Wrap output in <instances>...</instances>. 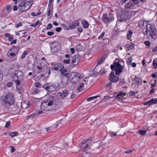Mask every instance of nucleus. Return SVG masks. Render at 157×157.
<instances>
[{
	"label": "nucleus",
	"instance_id": "nucleus-10",
	"mask_svg": "<svg viewBox=\"0 0 157 157\" xmlns=\"http://www.w3.org/2000/svg\"><path fill=\"white\" fill-rule=\"evenodd\" d=\"M80 57L78 55H75L72 57V60L70 63V66L72 67H74L75 66L77 65L78 62L80 59Z\"/></svg>",
	"mask_w": 157,
	"mask_h": 157
},
{
	"label": "nucleus",
	"instance_id": "nucleus-48",
	"mask_svg": "<svg viewBox=\"0 0 157 157\" xmlns=\"http://www.w3.org/2000/svg\"><path fill=\"white\" fill-rule=\"evenodd\" d=\"M152 77L153 78H157V72H155L154 73L151 75Z\"/></svg>",
	"mask_w": 157,
	"mask_h": 157
},
{
	"label": "nucleus",
	"instance_id": "nucleus-13",
	"mask_svg": "<svg viewBox=\"0 0 157 157\" xmlns=\"http://www.w3.org/2000/svg\"><path fill=\"white\" fill-rule=\"evenodd\" d=\"M109 79L111 82L116 83L119 81V78L117 76L115 75L114 72L112 71L109 75Z\"/></svg>",
	"mask_w": 157,
	"mask_h": 157
},
{
	"label": "nucleus",
	"instance_id": "nucleus-58",
	"mask_svg": "<svg viewBox=\"0 0 157 157\" xmlns=\"http://www.w3.org/2000/svg\"><path fill=\"white\" fill-rule=\"evenodd\" d=\"M13 85V82H8L7 84V86L8 87H11Z\"/></svg>",
	"mask_w": 157,
	"mask_h": 157
},
{
	"label": "nucleus",
	"instance_id": "nucleus-63",
	"mask_svg": "<svg viewBox=\"0 0 157 157\" xmlns=\"http://www.w3.org/2000/svg\"><path fill=\"white\" fill-rule=\"evenodd\" d=\"M40 91V90L38 89H36L33 92V93L34 94H36L38 93Z\"/></svg>",
	"mask_w": 157,
	"mask_h": 157
},
{
	"label": "nucleus",
	"instance_id": "nucleus-46",
	"mask_svg": "<svg viewBox=\"0 0 157 157\" xmlns=\"http://www.w3.org/2000/svg\"><path fill=\"white\" fill-rule=\"evenodd\" d=\"M37 68L39 70V71H41V72L43 71L44 70V68L43 67H41V66H38L37 67Z\"/></svg>",
	"mask_w": 157,
	"mask_h": 157
},
{
	"label": "nucleus",
	"instance_id": "nucleus-4",
	"mask_svg": "<svg viewBox=\"0 0 157 157\" xmlns=\"http://www.w3.org/2000/svg\"><path fill=\"white\" fill-rule=\"evenodd\" d=\"M16 85H19L21 84V80L23 79L24 74L21 70H17L15 71L14 73L11 76Z\"/></svg>",
	"mask_w": 157,
	"mask_h": 157
},
{
	"label": "nucleus",
	"instance_id": "nucleus-39",
	"mask_svg": "<svg viewBox=\"0 0 157 157\" xmlns=\"http://www.w3.org/2000/svg\"><path fill=\"white\" fill-rule=\"evenodd\" d=\"M153 65L155 68H157V58L154 60L153 62Z\"/></svg>",
	"mask_w": 157,
	"mask_h": 157
},
{
	"label": "nucleus",
	"instance_id": "nucleus-43",
	"mask_svg": "<svg viewBox=\"0 0 157 157\" xmlns=\"http://www.w3.org/2000/svg\"><path fill=\"white\" fill-rule=\"evenodd\" d=\"M41 14V12L40 11H39V12L37 13H35L34 12H32L31 13V15L33 17L36 16L38 15H39Z\"/></svg>",
	"mask_w": 157,
	"mask_h": 157
},
{
	"label": "nucleus",
	"instance_id": "nucleus-1",
	"mask_svg": "<svg viewBox=\"0 0 157 157\" xmlns=\"http://www.w3.org/2000/svg\"><path fill=\"white\" fill-rule=\"evenodd\" d=\"M55 97L53 96H49L46 101L41 103L40 107L41 109L44 111L52 110V106L54 105Z\"/></svg>",
	"mask_w": 157,
	"mask_h": 157
},
{
	"label": "nucleus",
	"instance_id": "nucleus-47",
	"mask_svg": "<svg viewBox=\"0 0 157 157\" xmlns=\"http://www.w3.org/2000/svg\"><path fill=\"white\" fill-rule=\"evenodd\" d=\"M70 62V59H64L63 60V63L65 64H69Z\"/></svg>",
	"mask_w": 157,
	"mask_h": 157
},
{
	"label": "nucleus",
	"instance_id": "nucleus-44",
	"mask_svg": "<svg viewBox=\"0 0 157 157\" xmlns=\"http://www.w3.org/2000/svg\"><path fill=\"white\" fill-rule=\"evenodd\" d=\"M68 146L67 144H63L62 146H61L60 148L62 149L67 148Z\"/></svg>",
	"mask_w": 157,
	"mask_h": 157
},
{
	"label": "nucleus",
	"instance_id": "nucleus-28",
	"mask_svg": "<svg viewBox=\"0 0 157 157\" xmlns=\"http://www.w3.org/2000/svg\"><path fill=\"white\" fill-rule=\"evenodd\" d=\"M126 95V93H122L121 92L118 93V95L117 96V99L120 100L121 99V98L120 97V96L121 97V98L123 97L124 96H125Z\"/></svg>",
	"mask_w": 157,
	"mask_h": 157
},
{
	"label": "nucleus",
	"instance_id": "nucleus-21",
	"mask_svg": "<svg viewBox=\"0 0 157 157\" xmlns=\"http://www.w3.org/2000/svg\"><path fill=\"white\" fill-rule=\"evenodd\" d=\"M135 46V44L133 43H130V44H126L125 46L126 48L128 50L133 49Z\"/></svg>",
	"mask_w": 157,
	"mask_h": 157
},
{
	"label": "nucleus",
	"instance_id": "nucleus-9",
	"mask_svg": "<svg viewBox=\"0 0 157 157\" xmlns=\"http://www.w3.org/2000/svg\"><path fill=\"white\" fill-rule=\"evenodd\" d=\"M81 75L78 73L76 72H72L69 74V79L71 80L73 83H76L80 80Z\"/></svg>",
	"mask_w": 157,
	"mask_h": 157
},
{
	"label": "nucleus",
	"instance_id": "nucleus-18",
	"mask_svg": "<svg viewBox=\"0 0 157 157\" xmlns=\"http://www.w3.org/2000/svg\"><path fill=\"white\" fill-rule=\"evenodd\" d=\"M157 103V98L155 99L151 98L149 101H148V105H151Z\"/></svg>",
	"mask_w": 157,
	"mask_h": 157
},
{
	"label": "nucleus",
	"instance_id": "nucleus-57",
	"mask_svg": "<svg viewBox=\"0 0 157 157\" xmlns=\"http://www.w3.org/2000/svg\"><path fill=\"white\" fill-rule=\"evenodd\" d=\"M34 86L36 87L39 88L41 86V84L39 82H36L35 83Z\"/></svg>",
	"mask_w": 157,
	"mask_h": 157
},
{
	"label": "nucleus",
	"instance_id": "nucleus-12",
	"mask_svg": "<svg viewBox=\"0 0 157 157\" xmlns=\"http://www.w3.org/2000/svg\"><path fill=\"white\" fill-rule=\"evenodd\" d=\"M43 88L49 91H54L56 89L55 85L53 83H49L43 86Z\"/></svg>",
	"mask_w": 157,
	"mask_h": 157
},
{
	"label": "nucleus",
	"instance_id": "nucleus-17",
	"mask_svg": "<svg viewBox=\"0 0 157 157\" xmlns=\"http://www.w3.org/2000/svg\"><path fill=\"white\" fill-rule=\"evenodd\" d=\"M59 93L60 94L61 97L62 98L64 99L67 96L68 93L67 90H64L62 91V93L60 92Z\"/></svg>",
	"mask_w": 157,
	"mask_h": 157
},
{
	"label": "nucleus",
	"instance_id": "nucleus-56",
	"mask_svg": "<svg viewBox=\"0 0 157 157\" xmlns=\"http://www.w3.org/2000/svg\"><path fill=\"white\" fill-rule=\"evenodd\" d=\"M47 35L49 36H51L54 34V32L52 31H49L47 32Z\"/></svg>",
	"mask_w": 157,
	"mask_h": 157
},
{
	"label": "nucleus",
	"instance_id": "nucleus-41",
	"mask_svg": "<svg viewBox=\"0 0 157 157\" xmlns=\"http://www.w3.org/2000/svg\"><path fill=\"white\" fill-rule=\"evenodd\" d=\"M61 25L63 28L65 30H69L70 29L69 26L68 27L65 24H62Z\"/></svg>",
	"mask_w": 157,
	"mask_h": 157
},
{
	"label": "nucleus",
	"instance_id": "nucleus-20",
	"mask_svg": "<svg viewBox=\"0 0 157 157\" xmlns=\"http://www.w3.org/2000/svg\"><path fill=\"white\" fill-rule=\"evenodd\" d=\"M61 83L63 85H67L68 82V80L69 79L68 78L61 76Z\"/></svg>",
	"mask_w": 157,
	"mask_h": 157
},
{
	"label": "nucleus",
	"instance_id": "nucleus-7",
	"mask_svg": "<svg viewBox=\"0 0 157 157\" xmlns=\"http://www.w3.org/2000/svg\"><path fill=\"white\" fill-rule=\"evenodd\" d=\"M148 26H149V29H148V32H149V36L151 38L155 40V37L157 35V31L155 25L153 24H148Z\"/></svg>",
	"mask_w": 157,
	"mask_h": 157
},
{
	"label": "nucleus",
	"instance_id": "nucleus-64",
	"mask_svg": "<svg viewBox=\"0 0 157 157\" xmlns=\"http://www.w3.org/2000/svg\"><path fill=\"white\" fill-rule=\"evenodd\" d=\"M75 96V94L74 93H72L71 95L70 98L71 99L74 98Z\"/></svg>",
	"mask_w": 157,
	"mask_h": 157
},
{
	"label": "nucleus",
	"instance_id": "nucleus-35",
	"mask_svg": "<svg viewBox=\"0 0 157 157\" xmlns=\"http://www.w3.org/2000/svg\"><path fill=\"white\" fill-rule=\"evenodd\" d=\"M29 53V51H24L23 53L22 56L21 57V59H24L25 57V56L28 54Z\"/></svg>",
	"mask_w": 157,
	"mask_h": 157
},
{
	"label": "nucleus",
	"instance_id": "nucleus-31",
	"mask_svg": "<svg viewBox=\"0 0 157 157\" xmlns=\"http://www.w3.org/2000/svg\"><path fill=\"white\" fill-rule=\"evenodd\" d=\"M75 48V50L77 51H80L82 49V47L79 44L76 46Z\"/></svg>",
	"mask_w": 157,
	"mask_h": 157
},
{
	"label": "nucleus",
	"instance_id": "nucleus-30",
	"mask_svg": "<svg viewBox=\"0 0 157 157\" xmlns=\"http://www.w3.org/2000/svg\"><path fill=\"white\" fill-rule=\"evenodd\" d=\"M55 102L54 105H55V108L57 109L59 108L60 106V103L58 101H54V102Z\"/></svg>",
	"mask_w": 157,
	"mask_h": 157
},
{
	"label": "nucleus",
	"instance_id": "nucleus-23",
	"mask_svg": "<svg viewBox=\"0 0 157 157\" xmlns=\"http://www.w3.org/2000/svg\"><path fill=\"white\" fill-rule=\"evenodd\" d=\"M134 5L132 3L129 2L127 3L124 6V8L125 9H131Z\"/></svg>",
	"mask_w": 157,
	"mask_h": 157
},
{
	"label": "nucleus",
	"instance_id": "nucleus-50",
	"mask_svg": "<svg viewBox=\"0 0 157 157\" xmlns=\"http://www.w3.org/2000/svg\"><path fill=\"white\" fill-rule=\"evenodd\" d=\"M12 10V8L10 6H6V10L7 11L9 12Z\"/></svg>",
	"mask_w": 157,
	"mask_h": 157
},
{
	"label": "nucleus",
	"instance_id": "nucleus-29",
	"mask_svg": "<svg viewBox=\"0 0 157 157\" xmlns=\"http://www.w3.org/2000/svg\"><path fill=\"white\" fill-rule=\"evenodd\" d=\"M66 70H65L64 71L61 72V73L62 75V76H64V77L68 78H69V74H68L67 73H66Z\"/></svg>",
	"mask_w": 157,
	"mask_h": 157
},
{
	"label": "nucleus",
	"instance_id": "nucleus-62",
	"mask_svg": "<svg viewBox=\"0 0 157 157\" xmlns=\"http://www.w3.org/2000/svg\"><path fill=\"white\" fill-rule=\"evenodd\" d=\"M62 29L60 27H57L56 29V31L57 32H59Z\"/></svg>",
	"mask_w": 157,
	"mask_h": 157
},
{
	"label": "nucleus",
	"instance_id": "nucleus-54",
	"mask_svg": "<svg viewBox=\"0 0 157 157\" xmlns=\"http://www.w3.org/2000/svg\"><path fill=\"white\" fill-rule=\"evenodd\" d=\"M132 2L134 4H136V5H137L139 3V2L138 0H131Z\"/></svg>",
	"mask_w": 157,
	"mask_h": 157
},
{
	"label": "nucleus",
	"instance_id": "nucleus-40",
	"mask_svg": "<svg viewBox=\"0 0 157 157\" xmlns=\"http://www.w3.org/2000/svg\"><path fill=\"white\" fill-rule=\"evenodd\" d=\"M17 133L18 132H12L10 133L9 134V135L12 137H13L16 136L17 135Z\"/></svg>",
	"mask_w": 157,
	"mask_h": 157
},
{
	"label": "nucleus",
	"instance_id": "nucleus-32",
	"mask_svg": "<svg viewBox=\"0 0 157 157\" xmlns=\"http://www.w3.org/2000/svg\"><path fill=\"white\" fill-rule=\"evenodd\" d=\"M138 133L141 135L143 136L146 133V130H140L138 131Z\"/></svg>",
	"mask_w": 157,
	"mask_h": 157
},
{
	"label": "nucleus",
	"instance_id": "nucleus-27",
	"mask_svg": "<svg viewBox=\"0 0 157 157\" xmlns=\"http://www.w3.org/2000/svg\"><path fill=\"white\" fill-rule=\"evenodd\" d=\"M2 76L3 75H4L5 76H7L10 73V71L9 70L7 69H5L2 72Z\"/></svg>",
	"mask_w": 157,
	"mask_h": 157
},
{
	"label": "nucleus",
	"instance_id": "nucleus-19",
	"mask_svg": "<svg viewBox=\"0 0 157 157\" xmlns=\"http://www.w3.org/2000/svg\"><path fill=\"white\" fill-rule=\"evenodd\" d=\"M109 18L107 14H104L102 16V19L103 22L105 23H107L109 22Z\"/></svg>",
	"mask_w": 157,
	"mask_h": 157
},
{
	"label": "nucleus",
	"instance_id": "nucleus-6",
	"mask_svg": "<svg viewBox=\"0 0 157 157\" xmlns=\"http://www.w3.org/2000/svg\"><path fill=\"white\" fill-rule=\"evenodd\" d=\"M91 142V140L89 139L86 141H82L79 144V147L82 149V155L84 154V153H86V154L87 153V151L90 147Z\"/></svg>",
	"mask_w": 157,
	"mask_h": 157
},
{
	"label": "nucleus",
	"instance_id": "nucleus-61",
	"mask_svg": "<svg viewBox=\"0 0 157 157\" xmlns=\"http://www.w3.org/2000/svg\"><path fill=\"white\" fill-rule=\"evenodd\" d=\"M77 30L80 33L82 32L83 31L82 28V27H80V26L78 27L77 28Z\"/></svg>",
	"mask_w": 157,
	"mask_h": 157
},
{
	"label": "nucleus",
	"instance_id": "nucleus-45",
	"mask_svg": "<svg viewBox=\"0 0 157 157\" xmlns=\"http://www.w3.org/2000/svg\"><path fill=\"white\" fill-rule=\"evenodd\" d=\"M105 34V32H103L100 35V36L98 37V39L100 40L102 38L103 36H104Z\"/></svg>",
	"mask_w": 157,
	"mask_h": 157
},
{
	"label": "nucleus",
	"instance_id": "nucleus-24",
	"mask_svg": "<svg viewBox=\"0 0 157 157\" xmlns=\"http://www.w3.org/2000/svg\"><path fill=\"white\" fill-rule=\"evenodd\" d=\"M36 116V114H33L31 115L26 117V120L31 121L33 118H34Z\"/></svg>",
	"mask_w": 157,
	"mask_h": 157
},
{
	"label": "nucleus",
	"instance_id": "nucleus-22",
	"mask_svg": "<svg viewBox=\"0 0 157 157\" xmlns=\"http://www.w3.org/2000/svg\"><path fill=\"white\" fill-rule=\"evenodd\" d=\"M107 57V54H105L98 61L97 63V65H99L103 62Z\"/></svg>",
	"mask_w": 157,
	"mask_h": 157
},
{
	"label": "nucleus",
	"instance_id": "nucleus-15",
	"mask_svg": "<svg viewBox=\"0 0 157 157\" xmlns=\"http://www.w3.org/2000/svg\"><path fill=\"white\" fill-rule=\"evenodd\" d=\"M63 68V65L62 64L57 63L53 66L52 67V69L54 70L55 71L59 70L61 71Z\"/></svg>",
	"mask_w": 157,
	"mask_h": 157
},
{
	"label": "nucleus",
	"instance_id": "nucleus-51",
	"mask_svg": "<svg viewBox=\"0 0 157 157\" xmlns=\"http://www.w3.org/2000/svg\"><path fill=\"white\" fill-rule=\"evenodd\" d=\"M16 53L13 52L10 53V54L8 55V56L10 57H13L15 56L16 55Z\"/></svg>",
	"mask_w": 157,
	"mask_h": 157
},
{
	"label": "nucleus",
	"instance_id": "nucleus-11",
	"mask_svg": "<svg viewBox=\"0 0 157 157\" xmlns=\"http://www.w3.org/2000/svg\"><path fill=\"white\" fill-rule=\"evenodd\" d=\"M50 44L51 45V50L52 52H56L59 50V44L58 42H52Z\"/></svg>",
	"mask_w": 157,
	"mask_h": 157
},
{
	"label": "nucleus",
	"instance_id": "nucleus-52",
	"mask_svg": "<svg viewBox=\"0 0 157 157\" xmlns=\"http://www.w3.org/2000/svg\"><path fill=\"white\" fill-rule=\"evenodd\" d=\"M52 28V25L51 24L49 23L48 25V26H47V27L46 28V29L47 30L49 29Z\"/></svg>",
	"mask_w": 157,
	"mask_h": 157
},
{
	"label": "nucleus",
	"instance_id": "nucleus-42",
	"mask_svg": "<svg viewBox=\"0 0 157 157\" xmlns=\"http://www.w3.org/2000/svg\"><path fill=\"white\" fill-rule=\"evenodd\" d=\"M134 80L136 82L138 83H140L141 81V79L139 77H137L136 76H135V78L134 79Z\"/></svg>",
	"mask_w": 157,
	"mask_h": 157
},
{
	"label": "nucleus",
	"instance_id": "nucleus-2",
	"mask_svg": "<svg viewBox=\"0 0 157 157\" xmlns=\"http://www.w3.org/2000/svg\"><path fill=\"white\" fill-rule=\"evenodd\" d=\"M15 102V99L13 94L12 93H8L5 97V98L2 101V105L6 108H9L11 105Z\"/></svg>",
	"mask_w": 157,
	"mask_h": 157
},
{
	"label": "nucleus",
	"instance_id": "nucleus-36",
	"mask_svg": "<svg viewBox=\"0 0 157 157\" xmlns=\"http://www.w3.org/2000/svg\"><path fill=\"white\" fill-rule=\"evenodd\" d=\"M103 147L99 145L96 149L97 151L98 152H101L103 150Z\"/></svg>",
	"mask_w": 157,
	"mask_h": 157
},
{
	"label": "nucleus",
	"instance_id": "nucleus-26",
	"mask_svg": "<svg viewBox=\"0 0 157 157\" xmlns=\"http://www.w3.org/2000/svg\"><path fill=\"white\" fill-rule=\"evenodd\" d=\"M82 23L84 28H87L89 26L88 22L85 20H83L82 21Z\"/></svg>",
	"mask_w": 157,
	"mask_h": 157
},
{
	"label": "nucleus",
	"instance_id": "nucleus-25",
	"mask_svg": "<svg viewBox=\"0 0 157 157\" xmlns=\"http://www.w3.org/2000/svg\"><path fill=\"white\" fill-rule=\"evenodd\" d=\"M19 50V47L18 46L13 48L11 49V50L13 52L16 53V54H17Z\"/></svg>",
	"mask_w": 157,
	"mask_h": 157
},
{
	"label": "nucleus",
	"instance_id": "nucleus-3",
	"mask_svg": "<svg viewBox=\"0 0 157 157\" xmlns=\"http://www.w3.org/2000/svg\"><path fill=\"white\" fill-rule=\"evenodd\" d=\"M120 61L116 59L113 62V64L110 66V68L112 71H115V74L117 75H121L124 68V67L120 64Z\"/></svg>",
	"mask_w": 157,
	"mask_h": 157
},
{
	"label": "nucleus",
	"instance_id": "nucleus-34",
	"mask_svg": "<svg viewBox=\"0 0 157 157\" xmlns=\"http://www.w3.org/2000/svg\"><path fill=\"white\" fill-rule=\"evenodd\" d=\"M112 82H111L109 83L105 86L106 90H108L112 88Z\"/></svg>",
	"mask_w": 157,
	"mask_h": 157
},
{
	"label": "nucleus",
	"instance_id": "nucleus-38",
	"mask_svg": "<svg viewBox=\"0 0 157 157\" xmlns=\"http://www.w3.org/2000/svg\"><path fill=\"white\" fill-rule=\"evenodd\" d=\"M100 96L98 95V96H94V97H90L88 98L87 99V101H90L91 100H94L95 98H96L97 97H100Z\"/></svg>",
	"mask_w": 157,
	"mask_h": 157
},
{
	"label": "nucleus",
	"instance_id": "nucleus-37",
	"mask_svg": "<svg viewBox=\"0 0 157 157\" xmlns=\"http://www.w3.org/2000/svg\"><path fill=\"white\" fill-rule=\"evenodd\" d=\"M108 18H109V22L113 20L114 18V14H111V13H110L109 16L108 17Z\"/></svg>",
	"mask_w": 157,
	"mask_h": 157
},
{
	"label": "nucleus",
	"instance_id": "nucleus-8",
	"mask_svg": "<svg viewBox=\"0 0 157 157\" xmlns=\"http://www.w3.org/2000/svg\"><path fill=\"white\" fill-rule=\"evenodd\" d=\"M128 13L125 11H122L117 14L118 19L119 21H122L130 18V15H128Z\"/></svg>",
	"mask_w": 157,
	"mask_h": 157
},
{
	"label": "nucleus",
	"instance_id": "nucleus-53",
	"mask_svg": "<svg viewBox=\"0 0 157 157\" xmlns=\"http://www.w3.org/2000/svg\"><path fill=\"white\" fill-rule=\"evenodd\" d=\"M96 67H95L94 68V72H93V71H91L90 72L91 73V74H94V75H95V74H96V73L97 72V71L96 70Z\"/></svg>",
	"mask_w": 157,
	"mask_h": 157
},
{
	"label": "nucleus",
	"instance_id": "nucleus-55",
	"mask_svg": "<svg viewBox=\"0 0 157 157\" xmlns=\"http://www.w3.org/2000/svg\"><path fill=\"white\" fill-rule=\"evenodd\" d=\"M132 58H129L128 59V60L127 61V64H131L132 62Z\"/></svg>",
	"mask_w": 157,
	"mask_h": 157
},
{
	"label": "nucleus",
	"instance_id": "nucleus-33",
	"mask_svg": "<svg viewBox=\"0 0 157 157\" xmlns=\"http://www.w3.org/2000/svg\"><path fill=\"white\" fill-rule=\"evenodd\" d=\"M132 34V32L131 30L128 31V33L127 35V38L128 39H130L131 38V36Z\"/></svg>",
	"mask_w": 157,
	"mask_h": 157
},
{
	"label": "nucleus",
	"instance_id": "nucleus-60",
	"mask_svg": "<svg viewBox=\"0 0 157 157\" xmlns=\"http://www.w3.org/2000/svg\"><path fill=\"white\" fill-rule=\"evenodd\" d=\"M22 25L23 24L22 23H19L15 25V27L16 28H17L20 27L22 26Z\"/></svg>",
	"mask_w": 157,
	"mask_h": 157
},
{
	"label": "nucleus",
	"instance_id": "nucleus-59",
	"mask_svg": "<svg viewBox=\"0 0 157 157\" xmlns=\"http://www.w3.org/2000/svg\"><path fill=\"white\" fill-rule=\"evenodd\" d=\"M10 125V121H7L6 123L5 127L6 128H8L9 126Z\"/></svg>",
	"mask_w": 157,
	"mask_h": 157
},
{
	"label": "nucleus",
	"instance_id": "nucleus-5",
	"mask_svg": "<svg viewBox=\"0 0 157 157\" xmlns=\"http://www.w3.org/2000/svg\"><path fill=\"white\" fill-rule=\"evenodd\" d=\"M33 3L32 1L27 2L25 3L23 2H21L19 5V10L22 12L27 11L30 8Z\"/></svg>",
	"mask_w": 157,
	"mask_h": 157
},
{
	"label": "nucleus",
	"instance_id": "nucleus-14",
	"mask_svg": "<svg viewBox=\"0 0 157 157\" xmlns=\"http://www.w3.org/2000/svg\"><path fill=\"white\" fill-rule=\"evenodd\" d=\"M139 25L144 29H145V32L147 33V21H140L139 23Z\"/></svg>",
	"mask_w": 157,
	"mask_h": 157
},
{
	"label": "nucleus",
	"instance_id": "nucleus-49",
	"mask_svg": "<svg viewBox=\"0 0 157 157\" xmlns=\"http://www.w3.org/2000/svg\"><path fill=\"white\" fill-rule=\"evenodd\" d=\"M51 7L50 6L48 7V10L47 12V15L48 16H49L50 15L51 13Z\"/></svg>",
	"mask_w": 157,
	"mask_h": 157
},
{
	"label": "nucleus",
	"instance_id": "nucleus-16",
	"mask_svg": "<svg viewBox=\"0 0 157 157\" xmlns=\"http://www.w3.org/2000/svg\"><path fill=\"white\" fill-rule=\"evenodd\" d=\"M79 22L77 20L73 21L69 24L70 29H73L75 28L79 25Z\"/></svg>",
	"mask_w": 157,
	"mask_h": 157
}]
</instances>
